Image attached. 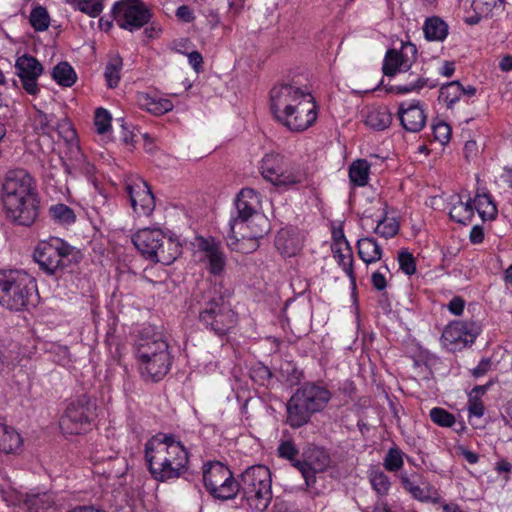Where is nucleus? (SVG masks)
Here are the masks:
<instances>
[{"instance_id":"1","label":"nucleus","mask_w":512,"mask_h":512,"mask_svg":"<svg viewBox=\"0 0 512 512\" xmlns=\"http://www.w3.org/2000/svg\"><path fill=\"white\" fill-rule=\"evenodd\" d=\"M270 110L278 123L296 133L308 130L318 118V106L311 91L294 80L271 88Z\"/></svg>"},{"instance_id":"2","label":"nucleus","mask_w":512,"mask_h":512,"mask_svg":"<svg viewBox=\"0 0 512 512\" xmlns=\"http://www.w3.org/2000/svg\"><path fill=\"white\" fill-rule=\"evenodd\" d=\"M235 209L229 220L228 246L242 253L255 251L270 229L268 219L259 212L260 194L252 188H243L237 194Z\"/></svg>"},{"instance_id":"3","label":"nucleus","mask_w":512,"mask_h":512,"mask_svg":"<svg viewBox=\"0 0 512 512\" xmlns=\"http://www.w3.org/2000/svg\"><path fill=\"white\" fill-rule=\"evenodd\" d=\"M0 199L12 223L29 227L37 220L40 211L37 181L26 170L12 169L5 173Z\"/></svg>"},{"instance_id":"4","label":"nucleus","mask_w":512,"mask_h":512,"mask_svg":"<svg viewBox=\"0 0 512 512\" xmlns=\"http://www.w3.org/2000/svg\"><path fill=\"white\" fill-rule=\"evenodd\" d=\"M145 458L150 474L159 482L178 479L188 470V451L171 434H158L148 441Z\"/></svg>"},{"instance_id":"5","label":"nucleus","mask_w":512,"mask_h":512,"mask_svg":"<svg viewBox=\"0 0 512 512\" xmlns=\"http://www.w3.org/2000/svg\"><path fill=\"white\" fill-rule=\"evenodd\" d=\"M331 398L332 393L321 383H304L287 402L286 423L294 429L306 425L313 414L325 409Z\"/></svg>"},{"instance_id":"6","label":"nucleus","mask_w":512,"mask_h":512,"mask_svg":"<svg viewBox=\"0 0 512 512\" xmlns=\"http://www.w3.org/2000/svg\"><path fill=\"white\" fill-rule=\"evenodd\" d=\"M40 270L48 276L62 273L83 259L81 250L58 237L40 241L33 253Z\"/></svg>"},{"instance_id":"7","label":"nucleus","mask_w":512,"mask_h":512,"mask_svg":"<svg viewBox=\"0 0 512 512\" xmlns=\"http://www.w3.org/2000/svg\"><path fill=\"white\" fill-rule=\"evenodd\" d=\"M239 494L243 505L254 512H264L270 505L272 477L265 465H252L239 475Z\"/></svg>"},{"instance_id":"8","label":"nucleus","mask_w":512,"mask_h":512,"mask_svg":"<svg viewBox=\"0 0 512 512\" xmlns=\"http://www.w3.org/2000/svg\"><path fill=\"white\" fill-rule=\"evenodd\" d=\"M136 357L145 381H160L169 372L172 363L168 343L160 335L140 338L136 345Z\"/></svg>"},{"instance_id":"9","label":"nucleus","mask_w":512,"mask_h":512,"mask_svg":"<svg viewBox=\"0 0 512 512\" xmlns=\"http://www.w3.org/2000/svg\"><path fill=\"white\" fill-rule=\"evenodd\" d=\"M37 284L33 276L24 270L0 269V304L14 311L33 305Z\"/></svg>"},{"instance_id":"10","label":"nucleus","mask_w":512,"mask_h":512,"mask_svg":"<svg viewBox=\"0 0 512 512\" xmlns=\"http://www.w3.org/2000/svg\"><path fill=\"white\" fill-rule=\"evenodd\" d=\"M202 299L198 313L199 322L217 336L227 335L238 322L230 302L215 287L207 290Z\"/></svg>"},{"instance_id":"11","label":"nucleus","mask_w":512,"mask_h":512,"mask_svg":"<svg viewBox=\"0 0 512 512\" xmlns=\"http://www.w3.org/2000/svg\"><path fill=\"white\" fill-rule=\"evenodd\" d=\"M258 169L262 177L276 187L290 188L307 179V173L300 164L278 152L266 153Z\"/></svg>"},{"instance_id":"12","label":"nucleus","mask_w":512,"mask_h":512,"mask_svg":"<svg viewBox=\"0 0 512 512\" xmlns=\"http://www.w3.org/2000/svg\"><path fill=\"white\" fill-rule=\"evenodd\" d=\"M96 403L87 394L72 400L60 418L59 426L63 434L80 435L92 429L96 419Z\"/></svg>"},{"instance_id":"13","label":"nucleus","mask_w":512,"mask_h":512,"mask_svg":"<svg viewBox=\"0 0 512 512\" xmlns=\"http://www.w3.org/2000/svg\"><path fill=\"white\" fill-rule=\"evenodd\" d=\"M331 456L327 450L317 446L307 447L302 455V460H296L293 466L301 473L305 480L306 490L313 494H319L315 488L316 474L326 471L331 466Z\"/></svg>"},{"instance_id":"14","label":"nucleus","mask_w":512,"mask_h":512,"mask_svg":"<svg viewBox=\"0 0 512 512\" xmlns=\"http://www.w3.org/2000/svg\"><path fill=\"white\" fill-rule=\"evenodd\" d=\"M113 17L117 25L133 32L149 23L152 14L150 9L139 0H122L114 4Z\"/></svg>"},{"instance_id":"15","label":"nucleus","mask_w":512,"mask_h":512,"mask_svg":"<svg viewBox=\"0 0 512 512\" xmlns=\"http://www.w3.org/2000/svg\"><path fill=\"white\" fill-rule=\"evenodd\" d=\"M481 330L476 321H452L445 327L441 341L449 351H461L474 343Z\"/></svg>"},{"instance_id":"16","label":"nucleus","mask_w":512,"mask_h":512,"mask_svg":"<svg viewBox=\"0 0 512 512\" xmlns=\"http://www.w3.org/2000/svg\"><path fill=\"white\" fill-rule=\"evenodd\" d=\"M400 484L414 500L422 503L439 504L442 497L439 490L416 472H401L398 476Z\"/></svg>"},{"instance_id":"17","label":"nucleus","mask_w":512,"mask_h":512,"mask_svg":"<svg viewBox=\"0 0 512 512\" xmlns=\"http://www.w3.org/2000/svg\"><path fill=\"white\" fill-rule=\"evenodd\" d=\"M125 189L131 206L138 216L152 214L155 209V198L147 182L141 178L130 179Z\"/></svg>"},{"instance_id":"18","label":"nucleus","mask_w":512,"mask_h":512,"mask_svg":"<svg viewBox=\"0 0 512 512\" xmlns=\"http://www.w3.org/2000/svg\"><path fill=\"white\" fill-rule=\"evenodd\" d=\"M417 48L410 42L403 43L400 50L389 49L384 57L382 71L386 76L408 71L416 59Z\"/></svg>"},{"instance_id":"19","label":"nucleus","mask_w":512,"mask_h":512,"mask_svg":"<svg viewBox=\"0 0 512 512\" xmlns=\"http://www.w3.org/2000/svg\"><path fill=\"white\" fill-rule=\"evenodd\" d=\"M15 68L24 90L36 95L39 92L37 80L43 72L42 64L35 57L24 54L17 58Z\"/></svg>"},{"instance_id":"20","label":"nucleus","mask_w":512,"mask_h":512,"mask_svg":"<svg viewBox=\"0 0 512 512\" xmlns=\"http://www.w3.org/2000/svg\"><path fill=\"white\" fill-rule=\"evenodd\" d=\"M398 117L402 127L412 133L421 131L427 119L423 104L418 100L401 103L398 108Z\"/></svg>"},{"instance_id":"21","label":"nucleus","mask_w":512,"mask_h":512,"mask_svg":"<svg viewBox=\"0 0 512 512\" xmlns=\"http://www.w3.org/2000/svg\"><path fill=\"white\" fill-rule=\"evenodd\" d=\"M275 248L283 257L298 255L303 246V238L297 228H281L275 236Z\"/></svg>"},{"instance_id":"22","label":"nucleus","mask_w":512,"mask_h":512,"mask_svg":"<svg viewBox=\"0 0 512 512\" xmlns=\"http://www.w3.org/2000/svg\"><path fill=\"white\" fill-rule=\"evenodd\" d=\"M163 235L164 233L160 229L144 228L133 235L132 242L141 255L150 260L155 250H157L156 248L161 245L160 241Z\"/></svg>"},{"instance_id":"23","label":"nucleus","mask_w":512,"mask_h":512,"mask_svg":"<svg viewBox=\"0 0 512 512\" xmlns=\"http://www.w3.org/2000/svg\"><path fill=\"white\" fill-rule=\"evenodd\" d=\"M160 243L161 245H159V248H156L157 250L153 253L150 261L164 265L172 264L182 252V245L179 239L164 233Z\"/></svg>"},{"instance_id":"24","label":"nucleus","mask_w":512,"mask_h":512,"mask_svg":"<svg viewBox=\"0 0 512 512\" xmlns=\"http://www.w3.org/2000/svg\"><path fill=\"white\" fill-rule=\"evenodd\" d=\"M340 238L341 240L336 239V241L331 245L333 257L339 266L342 267L343 271L350 278V280L354 283L355 273L353 270L354 259L352 249L342 232Z\"/></svg>"},{"instance_id":"25","label":"nucleus","mask_w":512,"mask_h":512,"mask_svg":"<svg viewBox=\"0 0 512 512\" xmlns=\"http://www.w3.org/2000/svg\"><path fill=\"white\" fill-rule=\"evenodd\" d=\"M475 94L474 86L464 87L459 81H451L440 88L439 100L444 102L447 108H453L463 96L470 98Z\"/></svg>"},{"instance_id":"26","label":"nucleus","mask_w":512,"mask_h":512,"mask_svg":"<svg viewBox=\"0 0 512 512\" xmlns=\"http://www.w3.org/2000/svg\"><path fill=\"white\" fill-rule=\"evenodd\" d=\"M199 249L204 253L205 259L209 263V271L214 275L221 274L226 264V257L218 244L201 239Z\"/></svg>"},{"instance_id":"27","label":"nucleus","mask_w":512,"mask_h":512,"mask_svg":"<svg viewBox=\"0 0 512 512\" xmlns=\"http://www.w3.org/2000/svg\"><path fill=\"white\" fill-rule=\"evenodd\" d=\"M239 489V479L229 471L227 476L209 491V494L216 500L228 501L237 497Z\"/></svg>"},{"instance_id":"28","label":"nucleus","mask_w":512,"mask_h":512,"mask_svg":"<svg viewBox=\"0 0 512 512\" xmlns=\"http://www.w3.org/2000/svg\"><path fill=\"white\" fill-rule=\"evenodd\" d=\"M23 445V439L15 428L0 423V452L5 454L18 453Z\"/></svg>"},{"instance_id":"29","label":"nucleus","mask_w":512,"mask_h":512,"mask_svg":"<svg viewBox=\"0 0 512 512\" xmlns=\"http://www.w3.org/2000/svg\"><path fill=\"white\" fill-rule=\"evenodd\" d=\"M357 252L359 258L366 264L376 263L383 254L381 246L371 237L360 238L357 241Z\"/></svg>"},{"instance_id":"30","label":"nucleus","mask_w":512,"mask_h":512,"mask_svg":"<svg viewBox=\"0 0 512 512\" xmlns=\"http://www.w3.org/2000/svg\"><path fill=\"white\" fill-rule=\"evenodd\" d=\"M231 471L228 466L219 462H208L203 466V482L206 490L209 492L216 484Z\"/></svg>"},{"instance_id":"31","label":"nucleus","mask_w":512,"mask_h":512,"mask_svg":"<svg viewBox=\"0 0 512 512\" xmlns=\"http://www.w3.org/2000/svg\"><path fill=\"white\" fill-rule=\"evenodd\" d=\"M425 38L429 41H443L448 35V25L439 17L428 18L423 26Z\"/></svg>"},{"instance_id":"32","label":"nucleus","mask_w":512,"mask_h":512,"mask_svg":"<svg viewBox=\"0 0 512 512\" xmlns=\"http://www.w3.org/2000/svg\"><path fill=\"white\" fill-rule=\"evenodd\" d=\"M123 68L122 57L115 53L109 56L108 62L105 66L104 77L107 86L111 89L118 86L121 79V71Z\"/></svg>"},{"instance_id":"33","label":"nucleus","mask_w":512,"mask_h":512,"mask_svg":"<svg viewBox=\"0 0 512 512\" xmlns=\"http://www.w3.org/2000/svg\"><path fill=\"white\" fill-rule=\"evenodd\" d=\"M141 107L154 115H163L174 107L171 100L166 98H155L149 95H142L139 99Z\"/></svg>"},{"instance_id":"34","label":"nucleus","mask_w":512,"mask_h":512,"mask_svg":"<svg viewBox=\"0 0 512 512\" xmlns=\"http://www.w3.org/2000/svg\"><path fill=\"white\" fill-rule=\"evenodd\" d=\"M392 122L391 113L387 108H374L370 110L365 119V123L367 126L373 128L374 130L381 131L390 126Z\"/></svg>"},{"instance_id":"35","label":"nucleus","mask_w":512,"mask_h":512,"mask_svg":"<svg viewBox=\"0 0 512 512\" xmlns=\"http://www.w3.org/2000/svg\"><path fill=\"white\" fill-rule=\"evenodd\" d=\"M370 163L365 159L355 160L349 167V179L355 186H365L368 183Z\"/></svg>"},{"instance_id":"36","label":"nucleus","mask_w":512,"mask_h":512,"mask_svg":"<svg viewBox=\"0 0 512 512\" xmlns=\"http://www.w3.org/2000/svg\"><path fill=\"white\" fill-rule=\"evenodd\" d=\"M472 201L473 211L477 210L483 220L494 219L497 214V208L492 198L487 194H477Z\"/></svg>"},{"instance_id":"37","label":"nucleus","mask_w":512,"mask_h":512,"mask_svg":"<svg viewBox=\"0 0 512 512\" xmlns=\"http://www.w3.org/2000/svg\"><path fill=\"white\" fill-rule=\"evenodd\" d=\"M53 504L54 499L48 493L29 495L25 500L27 512H50Z\"/></svg>"},{"instance_id":"38","label":"nucleus","mask_w":512,"mask_h":512,"mask_svg":"<svg viewBox=\"0 0 512 512\" xmlns=\"http://www.w3.org/2000/svg\"><path fill=\"white\" fill-rule=\"evenodd\" d=\"M53 79L61 86L71 87L77 80L73 67L68 62H60L53 68Z\"/></svg>"},{"instance_id":"39","label":"nucleus","mask_w":512,"mask_h":512,"mask_svg":"<svg viewBox=\"0 0 512 512\" xmlns=\"http://www.w3.org/2000/svg\"><path fill=\"white\" fill-rule=\"evenodd\" d=\"M449 215L453 221L467 224L474 216L472 201L468 200L463 202L462 200H458L457 203L453 204L451 207Z\"/></svg>"},{"instance_id":"40","label":"nucleus","mask_w":512,"mask_h":512,"mask_svg":"<svg viewBox=\"0 0 512 512\" xmlns=\"http://www.w3.org/2000/svg\"><path fill=\"white\" fill-rule=\"evenodd\" d=\"M66 3L93 18L99 16L104 8L101 0H66Z\"/></svg>"},{"instance_id":"41","label":"nucleus","mask_w":512,"mask_h":512,"mask_svg":"<svg viewBox=\"0 0 512 512\" xmlns=\"http://www.w3.org/2000/svg\"><path fill=\"white\" fill-rule=\"evenodd\" d=\"M404 466V453L402 450L393 446L390 447L383 459V467L392 473L399 472Z\"/></svg>"},{"instance_id":"42","label":"nucleus","mask_w":512,"mask_h":512,"mask_svg":"<svg viewBox=\"0 0 512 512\" xmlns=\"http://www.w3.org/2000/svg\"><path fill=\"white\" fill-rule=\"evenodd\" d=\"M29 22L35 31L43 32L49 28L50 16L43 6H36L30 12Z\"/></svg>"},{"instance_id":"43","label":"nucleus","mask_w":512,"mask_h":512,"mask_svg":"<svg viewBox=\"0 0 512 512\" xmlns=\"http://www.w3.org/2000/svg\"><path fill=\"white\" fill-rule=\"evenodd\" d=\"M369 480L374 491L380 495L385 496L388 494L391 482L389 477L381 470H372L369 474Z\"/></svg>"},{"instance_id":"44","label":"nucleus","mask_w":512,"mask_h":512,"mask_svg":"<svg viewBox=\"0 0 512 512\" xmlns=\"http://www.w3.org/2000/svg\"><path fill=\"white\" fill-rule=\"evenodd\" d=\"M49 213L55 221H58L61 224H72L76 219L74 211L65 204H56L51 206Z\"/></svg>"},{"instance_id":"45","label":"nucleus","mask_w":512,"mask_h":512,"mask_svg":"<svg viewBox=\"0 0 512 512\" xmlns=\"http://www.w3.org/2000/svg\"><path fill=\"white\" fill-rule=\"evenodd\" d=\"M249 376L253 382L265 387L270 385V382L273 378V374L270 369L261 363H258L250 368Z\"/></svg>"},{"instance_id":"46","label":"nucleus","mask_w":512,"mask_h":512,"mask_svg":"<svg viewBox=\"0 0 512 512\" xmlns=\"http://www.w3.org/2000/svg\"><path fill=\"white\" fill-rule=\"evenodd\" d=\"M437 86V82L435 80H430L429 78H417L416 81L410 82L405 85H397L391 88L397 94H406L412 91H418L424 87L435 88Z\"/></svg>"},{"instance_id":"47","label":"nucleus","mask_w":512,"mask_h":512,"mask_svg":"<svg viewBox=\"0 0 512 512\" xmlns=\"http://www.w3.org/2000/svg\"><path fill=\"white\" fill-rule=\"evenodd\" d=\"M429 416L432 422L440 427H452L456 422L455 416L441 407L432 408Z\"/></svg>"},{"instance_id":"48","label":"nucleus","mask_w":512,"mask_h":512,"mask_svg":"<svg viewBox=\"0 0 512 512\" xmlns=\"http://www.w3.org/2000/svg\"><path fill=\"white\" fill-rule=\"evenodd\" d=\"M377 225L374 229L375 233L386 239L395 236L398 233V223L392 218H379L376 220Z\"/></svg>"},{"instance_id":"49","label":"nucleus","mask_w":512,"mask_h":512,"mask_svg":"<svg viewBox=\"0 0 512 512\" xmlns=\"http://www.w3.org/2000/svg\"><path fill=\"white\" fill-rule=\"evenodd\" d=\"M94 125L99 134L108 132L111 127V115L104 108H97L95 111Z\"/></svg>"},{"instance_id":"50","label":"nucleus","mask_w":512,"mask_h":512,"mask_svg":"<svg viewBox=\"0 0 512 512\" xmlns=\"http://www.w3.org/2000/svg\"><path fill=\"white\" fill-rule=\"evenodd\" d=\"M52 119V115H48L41 110H36V113L33 117V124L35 129L41 134H49L52 130Z\"/></svg>"},{"instance_id":"51","label":"nucleus","mask_w":512,"mask_h":512,"mask_svg":"<svg viewBox=\"0 0 512 512\" xmlns=\"http://www.w3.org/2000/svg\"><path fill=\"white\" fill-rule=\"evenodd\" d=\"M472 6L479 15L487 16L494 9L503 8V2L502 0H473Z\"/></svg>"},{"instance_id":"52","label":"nucleus","mask_w":512,"mask_h":512,"mask_svg":"<svg viewBox=\"0 0 512 512\" xmlns=\"http://www.w3.org/2000/svg\"><path fill=\"white\" fill-rule=\"evenodd\" d=\"M399 267L406 275H413L416 272L414 256L408 251H401L398 255Z\"/></svg>"},{"instance_id":"53","label":"nucleus","mask_w":512,"mask_h":512,"mask_svg":"<svg viewBox=\"0 0 512 512\" xmlns=\"http://www.w3.org/2000/svg\"><path fill=\"white\" fill-rule=\"evenodd\" d=\"M278 454L281 458L287 459L293 464L297 460L298 449L291 440L281 441L278 446Z\"/></svg>"},{"instance_id":"54","label":"nucleus","mask_w":512,"mask_h":512,"mask_svg":"<svg viewBox=\"0 0 512 512\" xmlns=\"http://www.w3.org/2000/svg\"><path fill=\"white\" fill-rule=\"evenodd\" d=\"M432 129L435 140L441 144H446L450 141L452 131L449 124L440 121L434 124Z\"/></svg>"},{"instance_id":"55","label":"nucleus","mask_w":512,"mask_h":512,"mask_svg":"<svg viewBox=\"0 0 512 512\" xmlns=\"http://www.w3.org/2000/svg\"><path fill=\"white\" fill-rule=\"evenodd\" d=\"M468 411L476 417H482L484 414L482 401L477 396L472 395V393L469 394Z\"/></svg>"},{"instance_id":"56","label":"nucleus","mask_w":512,"mask_h":512,"mask_svg":"<svg viewBox=\"0 0 512 512\" xmlns=\"http://www.w3.org/2000/svg\"><path fill=\"white\" fill-rule=\"evenodd\" d=\"M175 14L180 21L185 23H190L195 19L192 9L187 5L179 6Z\"/></svg>"},{"instance_id":"57","label":"nucleus","mask_w":512,"mask_h":512,"mask_svg":"<svg viewBox=\"0 0 512 512\" xmlns=\"http://www.w3.org/2000/svg\"><path fill=\"white\" fill-rule=\"evenodd\" d=\"M465 307V301L461 297H454L448 304V310L456 315L459 316L463 313Z\"/></svg>"},{"instance_id":"58","label":"nucleus","mask_w":512,"mask_h":512,"mask_svg":"<svg viewBox=\"0 0 512 512\" xmlns=\"http://www.w3.org/2000/svg\"><path fill=\"white\" fill-rule=\"evenodd\" d=\"M492 362L489 358L482 359L478 365L472 370L474 377L478 378L485 375L491 368Z\"/></svg>"},{"instance_id":"59","label":"nucleus","mask_w":512,"mask_h":512,"mask_svg":"<svg viewBox=\"0 0 512 512\" xmlns=\"http://www.w3.org/2000/svg\"><path fill=\"white\" fill-rule=\"evenodd\" d=\"M371 282L373 287L378 291L384 290L387 286L385 275L379 271H376L372 274Z\"/></svg>"},{"instance_id":"60","label":"nucleus","mask_w":512,"mask_h":512,"mask_svg":"<svg viewBox=\"0 0 512 512\" xmlns=\"http://www.w3.org/2000/svg\"><path fill=\"white\" fill-rule=\"evenodd\" d=\"M339 391L343 395L352 398L354 396V394H355L356 387H355V385H354V383L352 381L345 380L339 386Z\"/></svg>"},{"instance_id":"61","label":"nucleus","mask_w":512,"mask_h":512,"mask_svg":"<svg viewBox=\"0 0 512 512\" xmlns=\"http://www.w3.org/2000/svg\"><path fill=\"white\" fill-rule=\"evenodd\" d=\"M188 61L195 71H199L203 63V57L198 51H192L188 54Z\"/></svg>"},{"instance_id":"62","label":"nucleus","mask_w":512,"mask_h":512,"mask_svg":"<svg viewBox=\"0 0 512 512\" xmlns=\"http://www.w3.org/2000/svg\"><path fill=\"white\" fill-rule=\"evenodd\" d=\"M483 239H484L483 229L478 225L474 226L470 232V241L473 244H479L483 241Z\"/></svg>"},{"instance_id":"63","label":"nucleus","mask_w":512,"mask_h":512,"mask_svg":"<svg viewBox=\"0 0 512 512\" xmlns=\"http://www.w3.org/2000/svg\"><path fill=\"white\" fill-rule=\"evenodd\" d=\"M81 172L87 177L88 180H92L95 173V167L93 164L83 160L80 164Z\"/></svg>"},{"instance_id":"64","label":"nucleus","mask_w":512,"mask_h":512,"mask_svg":"<svg viewBox=\"0 0 512 512\" xmlns=\"http://www.w3.org/2000/svg\"><path fill=\"white\" fill-rule=\"evenodd\" d=\"M495 470L498 474L506 473L508 475L512 471V464L506 459H501L496 463Z\"/></svg>"}]
</instances>
